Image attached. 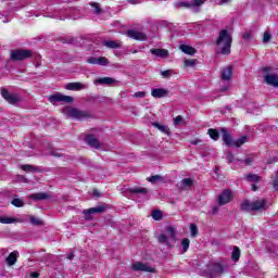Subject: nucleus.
Listing matches in <instances>:
<instances>
[{
	"mask_svg": "<svg viewBox=\"0 0 278 278\" xmlns=\"http://www.w3.org/2000/svg\"><path fill=\"white\" fill-rule=\"evenodd\" d=\"M216 55H231V45H233V36L228 29L219 30L218 37L215 40Z\"/></svg>",
	"mask_w": 278,
	"mask_h": 278,
	"instance_id": "1",
	"label": "nucleus"
},
{
	"mask_svg": "<svg viewBox=\"0 0 278 278\" xmlns=\"http://www.w3.org/2000/svg\"><path fill=\"white\" fill-rule=\"evenodd\" d=\"M264 207H266V199L255 200L253 202L244 200L240 205L242 212H258V210H264Z\"/></svg>",
	"mask_w": 278,
	"mask_h": 278,
	"instance_id": "2",
	"label": "nucleus"
},
{
	"mask_svg": "<svg viewBox=\"0 0 278 278\" xmlns=\"http://www.w3.org/2000/svg\"><path fill=\"white\" fill-rule=\"evenodd\" d=\"M10 58L12 62H23L25 60H29V58H34V51L30 49L12 50Z\"/></svg>",
	"mask_w": 278,
	"mask_h": 278,
	"instance_id": "3",
	"label": "nucleus"
},
{
	"mask_svg": "<svg viewBox=\"0 0 278 278\" xmlns=\"http://www.w3.org/2000/svg\"><path fill=\"white\" fill-rule=\"evenodd\" d=\"M48 101L52 105H55V103H73L75 99L71 96H65L60 92H55L54 94L48 97Z\"/></svg>",
	"mask_w": 278,
	"mask_h": 278,
	"instance_id": "4",
	"label": "nucleus"
},
{
	"mask_svg": "<svg viewBox=\"0 0 278 278\" xmlns=\"http://www.w3.org/2000/svg\"><path fill=\"white\" fill-rule=\"evenodd\" d=\"M207 270L211 278L220 277L225 273V265L222 263H212L207 266Z\"/></svg>",
	"mask_w": 278,
	"mask_h": 278,
	"instance_id": "5",
	"label": "nucleus"
},
{
	"mask_svg": "<svg viewBox=\"0 0 278 278\" xmlns=\"http://www.w3.org/2000/svg\"><path fill=\"white\" fill-rule=\"evenodd\" d=\"M108 210L106 205H100L97 207H90L83 211L85 220H92V214H103Z\"/></svg>",
	"mask_w": 278,
	"mask_h": 278,
	"instance_id": "6",
	"label": "nucleus"
},
{
	"mask_svg": "<svg viewBox=\"0 0 278 278\" xmlns=\"http://www.w3.org/2000/svg\"><path fill=\"white\" fill-rule=\"evenodd\" d=\"M232 200L233 192L231 189H226L218 195V205H227V203H231Z\"/></svg>",
	"mask_w": 278,
	"mask_h": 278,
	"instance_id": "7",
	"label": "nucleus"
},
{
	"mask_svg": "<svg viewBox=\"0 0 278 278\" xmlns=\"http://www.w3.org/2000/svg\"><path fill=\"white\" fill-rule=\"evenodd\" d=\"M126 35L128 38H131L132 40H139V42H144L148 40V36L144 33H140L136 29H129L126 31Z\"/></svg>",
	"mask_w": 278,
	"mask_h": 278,
	"instance_id": "8",
	"label": "nucleus"
},
{
	"mask_svg": "<svg viewBox=\"0 0 278 278\" xmlns=\"http://www.w3.org/2000/svg\"><path fill=\"white\" fill-rule=\"evenodd\" d=\"M68 116H71V118L81 121V118H90L91 115L86 111H79L78 109L72 108L68 110Z\"/></svg>",
	"mask_w": 278,
	"mask_h": 278,
	"instance_id": "9",
	"label": "nucleus"
},
{
	"mask_svg": "<svg viewBox=\"0 0 278 278\" xmlns=\"http://www.w3.org/2000/svg\"><path fill=\"white\" fill-rule=\"evenodd\" d=\"M1 97L4 99V101H7V103H10V105H16L18 102V97L10 93V91L5 88L1 89Z\"/></svg>",
	"mask_w": 278,
	"mask_h": 278,
	"instance_id": "10",
	"label": "nucleus"
},
{
	"mask_svg": "<svg viewBox=\"0 0 278 278\" xmlns=\"http://www.w3.org/2000/svg\"><path fill=\"white\" fill-rule=\"evenodd\" d=\"M88 89V85L81 84L79 81L76 83H67L65 85V90H71L73 92H79L80 90H86Z\"/></svg>",
	"mask_w": 278,
	"mask_h": 278,
	"instance_id": "11",
	"label": "nucleus"
},
{
	"mask_svg": "<svg viewBox=\"0 0 278 278\" xmlns=\"http://www.w3.org/2000/svg\"><path fill=\"white\" fill-rule=\"evenodd\" d=\"M132 270L136 273H155V268L149 267L147 264L140 262L132 264Z\"/></svg>",
	"mask_w": 278,
	"mask_h": 278,
	"instance_id": "12",
	"label": "nucleus"
},
{
	"mask_svg": "<svg viewBox=\"0 0 278 278\" xmlns=\"http://www.w3.org/2000/svg\"><path fill=\"white\" fill-rule=\"evenodd\" d=\"M231 77H233V67L231 65L224 67L220 74L222 81H231Z\"/></svg>",
	"mask_w": 278,
	"mask_h": 278,
	"instance_id": "13",
	"label": "nucleus"
},
{
	"mask_svg": "<svg viewBox=\"0 0 278 278\" xmlns=\"http://www.w3.org/2000/svg\"><path fill=\"white\" fill-rule=\"evenodd\" d=\"M88 64H98V66H108L110 64V60L105 56L94 58L91 56L88 59Z\"/></svg>",
	"mask_w": 278,
	"mask_h": 278,
	"instance_id": "14",
	"label": "nucleus"
},
{
	"mask_svg": "<svg viewBox=\"0 0 278 278\" xmlns=\"http://www.w3.org/2000/svg\"><path fill=\"white\" fill-rule=\"evenodd\" d=\"M85 142L93 149H101V142H99V139H97L94 135H87L85 137Z\"/></svg>",
	"mask_w": 278,
	"mask_h": 278,
	"instance_id": "15",
	"label": "nucleus"
},
{
	"mask_svg": "<svg viewBox=\"0 0 278 278\" xmlns=\"http://www.w3.org/2000/svg\"><path fill=\"white\" fill-rule=\"evenodd\" d=\"M151 94L154 99H164L168 94V89L164 88H153Z\"/></svg>",
	"mask_w": 278,
	"mask_h": 278,
	"instance_id": "16",
	"label": "nucleus"
},
{
	"mask_svg": "<svg viewBox=\"0 0 278 278\" xmlns=\"http://www.w3.org/2000/svg\"><path fill=\"white\" fill-rule=\"evenodd\" d=\"M223 134V141L226 147H233V139L231 138V135H229V131H227V128L220 129Z\"/></svg>",
	"mask_w": 278,
	"mask_h": 278,
	"instance_id": "17",
	"label": "nucleus"
},
{
	"mask_svg": "<svg viewBox=\"0 0 278 278\" xmlns=\"http://www.w3.org/2000/svg\"><path fill=\"white\" fill-rule=\"evenodd\" d=\"M265 84L268 86H274V88L278 87V76L277 74H267L265 75Z\"/></svg>",
	"mask_w": 278,
	"mask_h": 278,
	"instance_id": "18",
	"label": "nucleus"
},
{
	"mask_svg": "<svg viewBox=\"0 0 278 278\" xmlns=\"http://www.w3.org/2000/svg\"><path fill=\"white\" fill-rule=\"evenodd\" d=\"M150 53L156 58H168V50L166 49L152 48L150 49Z\"/></svg>",
	"mask_w": 278,
	"mask_h": 278,
	"instance_id": "19",
	"label": "nucleus"
},
{
	"mask_svg": "<svg viewBox=\"0 0 278 278\" xmlns=\"http://www.w3.org/2000/svg\"><path fill=\"white\" fill-rule=\"evenodd\" d=\"M130 194H148L149 189L142 187H131L127 189Z\"/></svg>",
	"mask_w": 278,
	"mask_h": 278,
	"instance_id": "20",
	"label": "nucleus"
},
{
	"mask_svg": "<svg viewBox=\"0 0 278 278\" xmlns=\"http://www.w3.org/2000/svg\"><path fill=\"white\" fill-rule=\"evenodd\" d=\"M114 81L116 80L112 77H102V78H97L94 80V84H100L101 86H112Z\"/></svg>",
	"mask_w": 278,
	"mask_h": 278,
	"instance_id": "21",
	"label": "nucleus"
},
{
	"mask_svg": "<svg viewBox=\"0 0 278 278\" xmlns=\"http://www.w3.org/2000/svg\"><path fill=\"white\" fill-rule=\"evenodd\" d=\"M17 258H18V251H13L7 257V264L9 266H14V264H16L17 262Z\"/></svg>",
	"mask_w": 278,
	"mask_h": 278,
	"instance_id": "22",
	"label": "nucleus"
},
{
	"mask_svg": "<svg viewBox=\"0 0 278 278\" xmlns=\"http://www.w3.org/2000/svg\"><path fill=\"white\" fill-rule=\"evenodd\" d=\"M30 198L33 199V201H47V199H50L48 193H45V192H37L34 194H30Z\"/></svg>",
	"mask_w": 278,
	"mask_h": 278,
	"instance_id": "23",
	"label": "nucleus"
},
{
	"mask_svg": "<svg viewBox=\"0 0 278 278\" xmlns=\"http://www.w3.org/2000/svg\"><path fill=\"white\" fill-rule=\"evenodd\" d=\"M180 51H182V53H186L187 55H194V53H197V49L188 45H181Z\"/></svg>",
	"mask_w": 278,
	"mask_h": 278,
	"instance_id": "24",
	"label": "nucleus"
},
{
	"mask_svg": "<svg viewBox=\"0 0 278 278\" xmlns=\"http://www.w3.org/2000/svg\"><path fill=\"white\" fill-rule=\"evenodd\" d=\"M20 168L26 173H40V168L29 164L21 165Z\"/></svg>",
	"mask_w": 278,
	"mask_h": 278,
	"instance_id": "25",
	"label": "nucleus"
},
{
	"mask_svg": "<svg viewBox=\"0 0 278 278\" xmlns=\"http://www.w3.org/2000/svg\"><path fill=\"white\" fill-rule=\"evenodd\" d=\"M104 47H108L109 49H121V42L115 40H108L103 42Z\"/></svg>",
	"mask_w": 278,
	"mask_h": 278,
	"instance_id": "26",
	"label": "nucleus"
},
{
	"mask_svg": "<svg viewBox=\"0 0 278 278\" xmlns=\"http://www.w3.org/2000/svg\"><path fill=\"white\" fill-rule=\"evenodd\" d=\"M207 134L212 140L216 141V140H218V138H220V134L218 132V129H216V128H210L207 130Z\"/></svg>",
	"mask_w": 278,
	"mask_h": 278,
	"instance_id": "27",
	"label": "nucleus"
},
{
	"mask_svg": "<svg viewBox=\"0 0 278 278\" xmlns=\"http://www.w3.org/2000/svg\"><path fill=\"white\" fill-rule=\"evenodd\" d=\"M153 127L162 131V134H169L168 126H164L157 122L152 123Z\"/></svg>",
	"mask_w": 278,
	"mask_h": 278,
	"instance_id": "28",
	"label": "nucleus"
},
{
	"mask_svg": "<svg viewBox=\"0 0 278 278\" xmlns=\"http://www.w3.org/2000/svg\"><path fill=\"white\" fill-rule=\"evenodd\" d=\"M247 142V136H241L239 139L233 140L232 147H236L237 149H240L242 144Z\"/></svg>",
	"mask_w": 278,
	"mask_h": 278,
	"instance_id": "29",
	"label": "nucleus"
},
{
	"mask_svg": "<svg viewBox=\"0 0 278 278\" xmlns=\"http://www.w3.org/2000/svg\"><path fill=\"white\" fill-rule=\"evenodd\" d=\"M247 181H250L252 184H260V176H257L256 174H248L245 176Z\"/></svg>",
	"mask_w": 278,
	"mask_h": 278,
	"instance_id": "30",
	"label": "nucleus"
},
{
	"mask_svg": "<svg viewBox=\"0 0 278 278\" xmlns=\"http://www.w3.org/2000/svg\"><path fill=\"white\" fill-rule=\"evenodd\" d=\"M0 223L2 225H12V223H16V218H14V217H7V216H0Z\"/></svg>",
	"mask_w": 278,
	"mask_h": 278,
	"instance_id": "31",
	"label": "nucleus"
},
{
	"mask_svg": "<svg viewBox=\"0 0 278 278\" xmlns=\"http://www.w3.org/2000/svg\"><path fill=\"white\" fill-rule=\"evenodd\" d=\"M151 216L154 220H162V218H164V213L160 210H154L152 211Z\"/></svg>",
	"mask_w": 278,
	"mask_h": 278,
	"instance_id": "32",
	"label": "nucleus"
},
{
	"mask_svg": "<svg viewBox=\"0 0 278 278\" xmlns=\"http://www.w3.org/2000/svg\"><path fill=\"white\" fill-rule=\"evenodd\" d=\"M166 231L172 240H177V229L175 227L169 226L166 228Z\"/></svg>",
	"mask_w": 278,
	"mask_h": 278,
	"instance_id": "33",
	"label": "nucleus"
},
{
	"mask_svg": "<svg viewBox=\"0 0 278 278\" xmlns=\"http://www.w3.org/2000/svg\"><path fill=\"white\" fill-rule=\"evenodd\" d=\"M231 260L233 262H239L240 261V248L235 247L231 253Z\"/></svg>",
	"mask_w": 278,
	"mask_h": 278,
	"instance_id": "34",
	"label": "nucleus"
},
{
	"mask_svg": "<svg viewBox=\"0 0 278 278\" xmlns=\"http://www.w3.org/2000/svg\"><path fill=\"white\" fill-rule=\"evenodd\" d=\"M181 248H182V253H188V250L190 249V239L184 238L181 240Z\"/></svg>",
	"mask_w": 278,
	"mask_h": 278,
	"instance_id": "35",
	"label": "nucleus"
},
{
	"mask_svg": "<svg viewBox=\"0 0 278 278\" xmlns=\"http://www.w3.org/2000/svg\"><path fill=\"white\" fill-rule=\"evenodd\" d=\"M197 65V59H185L184 60V66L185 68H190V66Z\"/></svg>",
	"mask_w": 278,
	"mask_h": 278,
	"instance_id": "36",
	"label": "nucleus"
},
{
	"mask_svg": "<svg viewBox=\"0 0 278 278\" xmlns=\"http://www.w3.org/2000/svg\"><path fill=\"white\" fill-rule=\"evenodd\" d=\"M181 186H185L186 188H192V185L194 184V180L192 178H184L180 181Z\"/></svg>",
	"mask_w": 278,
	"mask_h": 278,
	"instance_id": "37",
	"label": "nucleus"
},
{
	"mask_svg": "<svg viewBox=\"0 0 278 278\" xmlns=\"http://www.w3.org/2000/svg\"><path fill=\"white\" fill-rule=\"evenodd\" d=\"M11 204L14 205V207H23L25 205L23 200H21L20 198H14Z\"/></svg>",
	"mask_w": 278,
	"mask_h": 278,
	"instance_id": "38",
	"label": "nucleus"
},
{
	"mask_svg": "<svg viewBox=\"0 0 278 278\" xmlns=\"http://www.w3.org/2000/svg\"><path fill=\"white\" fill-rule=\"evenodd\" d=\"M190 231L192 238H197V236H199V228L197 227V224L190 225Z\"/></svg>",
	"mask_w": 278,
	"mask_h": 278,
	"instance_id": "39",
	"label": "nucleus"
},
{
	"mask_svg": "<svg viewBox=\"0 0 278 278\" xmlns=\"http://www.w3.org/2000/svg\"><path fill=\"white\" fill-rule=\"evenodd\" d=\"M162 180H163V178H162V176H160V175L150 176V177L148 178V181H149L150 184H157V181H162Z\"/></svg>",
	"mask_w": 278,
	"mask_h": 278,
	"instance_id": "40",
	"label": "nucleus"
},
{
	"mask_svg": "<svg viewBox=\"0 0 278 278\" xmlns=\"http://www.w3.org/2000/svg\"><path fill=\"white\" fill-rule=\"evenodd\" d=\"M176 8H187V9H190V8H192V2L179 1V2L176 3Z\"/></svg>",
	"mask_w": 278,
	"mask_h": 278,
	"instance_id": "41",
	"label": "nucleus"
},
{
	"mask_svg": "<svg viewBox=\"0 0 278 278\" xmlns=\"http://www.w3.org/2000/svg\"><path fill=\"white\" fill-rule=\"evenodd\" d=\"M205 1L207 0H193L191 2V8H201V5H204Z\"/></svg>",
	"mask_w": 278,
	"mask_h": 278,
	"instance_id": "42",
	"label": "nucleus"
},
{
	"mask_svg": "<svg viewBox=\"0 0 278 278\" xmlns=\"http://www.w3.org/2000/svg\"><path fill=\"white\" fill-rule=\"evenodd\" d=\"M89 5L93 8V13L101 14V7H99L98 2H91Z\"/></svg>",
	"mask_w": 278,
	"mask_h": 278,
	"instance_id": "43",
	"label": "nucleus"
},
{
	"mask_svg": "<svg viewBox=\"0 0 278 278\" xmlns=\"http://www.w3.org/2000/svg\"><path fill=\"white\" fill-rule=\"evenodd\" d=\"M162 77H164V79H168L173 76V71L172 70H165L163 72H161Z\"/></svg>",
	"mask_w": 278,
	"mask_h": 278,
	"instance_id": "44",
	"label": "nucleus"
},
{
	"mask_svg": "<svg viewBox=\"0 0 278 278\" xmlns=\"http://www.w3.org/2000/svg\"><path fill=\"white\" fill-rule=\"evenodd\" d=\"M159 242L160 244H166L168 243V237H166V235L162 233L159 236Z\"/></svg>",
	"mask_w": 278,
	"mask_h": 278,
	"instance_id": "45",
	"label": "nucleus"
},
{
	"mask_svg": "<svg viewBox=\"0 0 278 278\" xmlns=\"http://www.w3.org/2000/svg\"><path fill=\"white\" fill-rule=\"evenodd\" d=\"M181 123H184V117L181 115H178L174 118V125H181Z\"/></svg>",
	"mask_w": 278,
	"mask_h": 278,
	"instance_id": "46",
	"label": "nucleus"
},
{
	"mask_svg": "<svg viewBox=\"0 0 278 278\" xmlns=\"http://www.w3.org/2000/svg\"><path fill=\"white\" fill-rule=\"evenodd\" d=\"M50 155H53V157H63L64 154H62V152H60V150H52L50 152Z\"/></svg>",
	"mask_w": 278,
	"mask_h": 278,
	"instance_id": "47",
	"label": "nucleus"
},
{
	"mask_svg": "<svg viewBox=\"0 0 278 278\" xmlns=\"http://www.w3.org/2000/svg\"><path fill=\"white\" fill-rule=\"evenodd\" d=\"M237 162H244L245 166H251V164H253V159L251 157H248L245 160H240V159H237Z\"/></svg>",
	"mask_w": 278,
	"mask_h": 278,
	"instance_id": "48",
	"label": "nucleus"
},
{
	"mask_svg": "<svg viewBox=\"0 0 278 278\" xmlns=\"http://www.w3.org/2000/svg\"><path fill=\"white\" fill-rule=\"evenodd\" d=\"M30 223L31 225H42V220L36 218L35 216H30Z\"/></svg>",
	"mask_w": 278,
	"mask_h": 278,
	"instance_id": "49",
	"label": "nucleus"
},
{
	"mask_svg": "<svg viewBox=\"0 0 278 278\" xmlns=\"http://www.w3.org/2000/svg\"><path fill=\"white\" fill-rule=\"evenodd\" d=\"M270 38H273V35H270V33H264L263 42H270Z\"/></svg>",
	"mask_w": 278,
	"mask_h": 278,
	"instance_id": "50",
	"label": "nucleus"
},
{
	"mask_svg": "<svg viewBox=\"0 0 278 278\" xmlns=\"http://www.w3.org/2000/svg\"><path fill=\"white\" fill-rule=\"evenodd\" d=\"M137 99H142L143 97H147V93L144 91H138L134 94Z\"/></svg>",
	"mask_w": 278,
	"mask_h": 278,
	"instance_id": "51",
	"label": "nucleus"
},
{
	"mask_svg": "<svg viewBox=\"0 0 278 278\" xmlns=\"http://www.w3.org/2000/svg\"><path fill=\"white\" fill-rule=\"evenodd\" d=\"M233 161H235V155H233V153L228 152V162H229V164H233Z\"/></svg>",
	"mask_w": 278,
	"mask_h": 278,
	"instance_id": "52",
	"label": "nucleus"
},
{
	"mask_svg": "<svg viewBox=\"0 0 278 278\" xmlns=\"http://www.w3.org/2000/svg\"><path fill=\"white\" fill-rule=\"evenodd\" d=\"M273 186L275 190H278V172L276 173V178L274 179Z\"/></svg>",
	"mask_w": 278,
	"mask_h": 278,
	"instance_id": "53",
	"label": "nucleus"
},
{
	"mask_svg": "<svg viewBox=\"0 0 278 278\" xmlns=\"http://www.w3.org/2000/svg\"><path fill=\"white\" fill-rule=\"evenodd\" d=\"M242 38H243V40H244L245 42L249 41V40H251V33H245V34H243Z\"/></svg>",
	"mask_w": 278,
	"mask_h": 278,
	"instance_id": "54",
	"label": "nucleus"
},
{
	"mask_svg": "<svg viewBox=\"0 0 278 278\" xmlns=\"http://www.w3.org/2000/svg\"><path fill=\"white\" fill-rule=\"evenodd\" d=\"M92 194L93 197H96V199H99V197H101V192H99L98 189H93Z\"/></svg>",
	"mask_w": 278,
	"mask_h": 278,
	"instance_id": "55",
	"label": "nucleus"
},
{
	"mask_svg": "<svg viewBox=\"0 0 278 278\" xmlns=\"http://www.w3.org/2000/svg\"><path fill=\"white\" fill-rule=\"evenodd\" d=\"M191 144L197 146V144H201V140L200 139H193L190 141Z\"/></svg>",
	"mask_w": 278,
	"mask_h": 278,
	"instance_id": "56",
	"label": "nucleus"
},
{
	"mask_svg": "<svg viewBox=\"0 0 278 278\" xmlns=\"http://www.w3.org/2000/svg\"><path fill=\"white\" fill-rule=\"evenodd\" d=\"M30 277H31V278H39V277H40V274L37 273V271H33V273H30Z\"/></svg>",
	"mask_w": 278,
	"mask_h": 278,
	"instance_id": "57",
	"label": "nucleus"
},
{
	"mask_svg": "<svg viewBox=\"0 0 278 278\" xmlns=\"http://www.w3.org/2000/svg\"><path fill=\"white\" fill-rule=\"evenodd\" d=\"M229 90V86H224L219 89V92H227Z\"/></svg>",
	"mask_w": 278,
	"mask_h": 278,
	"instance_id": "58",
	"label": "nucleus"
},
{
	"mask_svg": "<svg viewBox=\"0 0 278 278\" xmlns=\"http://www.w3.org/2000/svg\"><path fill=\"white\" fill-rule=\"evenodd\" d=\"M270 71H273V67L266 66L263 68V73H270Z\"/></svg>",
	"mask_w": 278,
	"mask_h": 278,
	"instance_id": "59",
	"label": "nucleus"
},
{
	"mask_svg": "<svg viewBox=\"0 0 278 278\" xmlns=\"http://www.w3.org/2000/svg\"><path fill=\"white\" fill-rule=\"evenodd\" d=\"M229 1H231V0H220L218 2V5H225V3H229Z\"/></svg>",
	"mask_w": 278,
	"mask_h": 278,
	"instance_id": "60",
	"label": "nucleus"
},
{
	"mask_svg": "<svg viewBox=\"0 0 278 278\" xmlns=\"http://www.w3.org/2000/svg\"><path fill=\"white\" fill-rule=\"evenodd\" d=\"M257 190H258L257 185L253 184V185H252V191H253V192H257Z\"/></svg>",
	"mask_w": 278,
	"mask_h": 278,
	"instance_id": "61",
	"label": "nucleus"
},
{
	"mask_svg": "<svg viewBox=\"0 0 278 278\" xmlns=\"http://www.w3.org/2000/svg\"><path fill=\"white\" fill-rule=\"evenodd\" d=\"M75 258V254L74 253H70L68 255H67V260H74Z\"/></svg>",
	"mask_w": 278,
	"mask_h": 278,
	"instance_id": "62",
	"label": "nucleus"
},
{
	"mask_svg": "<svg viewBox=\"0 0 278 278\" xmlns=\"http://www.w3.org/2000/svg\"><path fill=\"white\" fill-rule=\"evenodd\" d=\"M134 53H138V51H137V50H135V51H134Z\"/></svg>",
	"mask_w": 278,
	"mask_h": 278,
	"instance_id": "63",
	"label": "nucleus"
}]
</instances>
